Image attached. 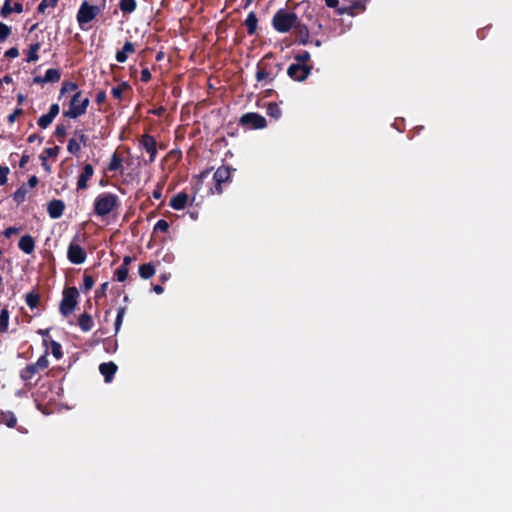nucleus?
<instances>
[{"mask_svg": "<svg viewBox=\"0 0 512 512\" xmlns=\"http://www.w3.org/2000/svg\"><path fill=\"white\" fill-rule=\"evenodd\" d=\"M37 333L43 337V344L46 348H48L49 341L47 338L49 337V329H39Z\"/></svg>", "mask_w": 512, "mask_h": 512, "instance_id": "52", "label": "nucleus"}, {"mask_svg": "<svg viewBox=\"0 0 512 512\" xmlns=\"http://www.w3.org/2000/svg\"><path fill=\"white\" fill-rule=\"evenodd\" d=\"M40 49V43L36 42L31 44L27 54V62H36L39 59L38 50Z\"/></svg>", "mask_w": 512, "mask_h": 512, "instance_id": "30", "label": "nucleus"}, {"mask_svg": "<svg viewBox=\"0 0 512 512\" xmlns=\"http://www.w3.org/2000/svg\"><path fill=\"white\" fill-rule=\"evenodd\" d=\"M29 155L23 154L20 161H19V167L25 168L27 163L29 162Z\"/></svg>", "mask_w": 512, "mask_h": 512, "instance_id": "59", "label": "nucleus"}, {"mask_svg": "<svg viewBox=\"0 0 512 512\" xmlns=\"http://www.w3.org/2000/svg\"><path fill=\"white\" fill-rule=\"evenodd\" d=\"M0 423L9 428H14L17 424V418L12 411L0 410Z\"/></svg>", "mask_w": 512, "mask_h": 512, "instance_id": "21", "label": "nucleus"}, {"mask_svg": "<svg viewBox=\"0 0 512 512\" xmlns=\"http://www.w3.org/2000/svg\"><path fill=\"white\" fill-rule=\"evenodd\" d=\"M310 53L308 51H302L294 56V59L299 64H307L310 61Z\"/></svg>", "mask_w": 512, "mask_h": 512, "instance_id": "41", "label": "nucleus"}, {"mask_svg": "<svg viewBox=\"0 0 512 512\" xmlns=\"http://www.w3.org/2000/svg\"><path fill=\"white\" fill-rule=\"evenodd\" d=\"M59 151H60V148L58 146H54V147H51V148H46L44 150V153L48 157H56L58 155Z\"/></svg>", "mask_w": 512, "mask_h": 512, "instance_id": "51", "label": "nucleus"}, {"mask_svg": "<svg viewBox=\"0 0 512 512\" xmlns=\"http://www.w3.org/2000/svg\"><path fill=\"white\" fill-rule=\"evenodd\" d=\"M106 92L105 91H99L97 94H96V98H95V102L98 104V105H101L103 104L105 101H106Z\"/></svg>", "mask_w": 512, "mask_h": 512, "instance_id": "54", "label": "nucleus"}, {"mask_svg": "<svg viewBox=\"0 0 512 512\" xmlns=\"http://www.w3.org/2000/svg\"><path fill=\"white\" fill-rule=\"evenodd\" d=\"M117 365L114 362H104L99 366V371L103 375L105 382H111L117 372Z\"/></svg>", "mask_w": 512, "mask_h": 512, "instance_id": "15", "label": "nucleus"}, {"mask_svg": "<svg viewBox=\"0 0 512 512\" xmlns=\"http://www.w3.org/2000/svg\"><path fill=\"white\" fill-rule=\"evenodd\" d=\"M126 313V307H119L117 310V316L115 319V333H118L123 322L124 315Z\"/></svg>", "mask_w": 512, "mask_h": 512, "instance_id": "36", "label": "nucleus"}, {"mask_svg": "<svg viewBox=\"0 0 512 512\" xmlns=\"http://www.w3.org/2000/svg\"><path fill=\"white\" fill-rule=\"evenodd\" d=\"M48 350H45V353L38 358V360L34 363L39 370H44L48 368L49 361H48Z\"/></svg>", "mask_w": 512, "mask_h": 512, "instance_id": "38", "label": "nucleus"}, {"mask_svg": "<svg viewBox=\"0 0 512 512\" xmlns=\"http://www.w3.org/2000/svg\"><path fill=\"white\" fill-rule=\"evenodd\" d=\"M213 168H207L203 170L198 176H197V186L202 183V181L209 176Z\"/></svg>", "mask_w": 512, "mask_h": 512, "instance_id": "49", "label": "nucleus"}, {"mask_svg": "<svg viewBox=\"0 0 512 512\" xmlns=\"http://www.w3.org/2000/svg\"><path fill=\"white\" fill-rule=\"evenodd\" d=\"M78 85L75 82L64 81L60 90V96L69 91H78Z\"/></svg>", "mask_w": 512, "mask_h": 512, "instance_id": "39", "label": "nucleus"}, {"mask_svg": "<svg viewBox=\"0 0 512 512\" xmlns=\"http://www.w3.org/2000/svg\"><path fill=\"white\" fill-rule=\"evenodd\" d=\"M138 272L142 279L147 280L155 275L156 270L152 263H145L139 266Z\"/></svg>", "mask_w": 512, "mask_h": 512, "instance_id": "23", "label": "nucleus"}, {"mask_svg": "<svg viewBox=\"0 0 512 512\" xmlns=\"http://www.w3.org/2000/svg\"><path fill=\"white\" fill-rule=\"evenodd\" d=\"M65 210V204L60 199H53L48 203L47 212L52 219L60 218Z\"/></svg>", "mask_w": 512, "mask_h": 512, "instance_id": "13", "label": "nucleus"}, {"mask_svg": "<svg viewBox=\"0 0 512 512\" xmlns=\"http://www.w3.org/2000/svg\"><path fill=\"white\" fill-rule=\"evenodd\" d=\"M94 168L91 164H85L83 170L78 177L77 188L83 190L87 188L88 180L93 176Z\"/></svg>", "mask_w": 512, "mask_h": 512, "instance_id": "14", "label": "nucleus"}, {"mask_svg": "<svg viewBox=\"0 0 512 512\" xmlns=\"http://www.w3.org/2000/svg\"><path fill=\"white\" fill-rule=\"evenodd\" d=\"M244 25L247 29V33L248 35L252 36L256 33L257 31V26H258V18L255 14V12L251 11L246 19L244 20Z\"/></svg>", "mask_w": 512, "mask_h": 512, "instance_id": "19", "label": "nucleus"}, {"mask_svg": "<svg viewBox=\"0 0 512 512\" xmlns=\"http://www.w3.org/2000/svg\"><path fill=\"white\" fill-rule=\"evenodd\" d=\"M89 104V98L83 97L81 91H76L69 102V109L63 112V116L76 119L86 113Z\"/></svg>", "mask_w": 512, "mask_h": 512, "instance_id": "4", "label": "nucleus"}, {"mask_svg": "<svg viewBox=\"0 0 512 512\" xmlns=\"http://www.w3.org/2000/svg\"><path fill=\"white\" fill-rule=\"evenodd\" d=\"M40 370L37 368V366L34 363L26 365L23 369L20 371V378L25 383L29 382Z\"/></svg>", "mask_w": 512, "mask_h": 512, "instance_id": "20", "label": "nucleus"}, {"mask_svg": "<svg viewBox=\"0 0 512 512\" xmlns=\"http://www.w3.org/2000/svg\"><path fill=\"white\" fill-rule=\"evenodd\" d=\"M168 229H169V223L164 219H160L155 224L153 230H154V232H157V231L167 232Z\"/></svg>", "mask_w": 512, "mask_h": 512, "instance_id": "44", "label": "nucleus"}, {"mask_svg": "<svg viewBox=\"0 0 512 512\" xmlns=\"http://www.w3.org/2000/svg\"><path fill=\"white\" fill-rule=\"evenodd\" d=\"M53 120L54 119L50 115L44 114L39 117L37 124L40 128L46 129L53 122Z\"/></svg>", "mask_w": 512, "mask_h": 512, "instance_id": "40", "label": "nucleus"}, {"mask_svg": "<svg viewBox=\"0 0 512 512\" xmlns=\"http://www.w3.org/2000/svg\"><path fill=\"white\" fill-rule=\"evenodd\" d=\"M274 58V54L269 52L257 63L255 78L257 82L272 83L278 74L282 71L281 63H273L269 60Z\"/></svg>", "mask_w": 512, "mask_h": 512, "instance_id": "1", "label": "nucleus"}, {"mask_svg": "<svg viewBox=\"0 0 512 512\" xmlns=\"http://www.w3.org/2000/svg\"><path fill=\"white\" fill-rule=\"evenodd\" d=\"M131 86L128 82L124 81L120 83L118 86L113 87L111 90V94L115 99L121 100L123 97V93L126 90H130Z\"/></svg>", "mask_w": 512, "mask_h": 512, "instance_id": "26", "label": "nucleus"}, {"mask_svg": "<svg viewBox=\"0 0 512 512\" xmlns=\"http://www.w3.org/2000/svg\"><path fill=\"white\" fill-rule=\"evenodd\" d=\"M10 170L7 166H1L0 165V186L4 185L7 182V175L9 174Z\"/></svg>", "mask_w": 512, "mask_h": 512, "instance_id": "46", "label": "nucleus"}, {"mask_svg": "<svg viewBox=\"0 0 512 512\" xmlns=\"http://www.w3.org/2000/svg\"><path fill=\"white\" fill-rule=\"evenodd\" d=\"M165 111H166L165 108L163 106H160V107H157V108L151 110L150 113H152L156 116H161L164 114Z\"/></svg>", "mask_w": 512, "mask_h": 512, "instance_id": "60", "label": "nucleus"}, {"mask_svg": "<svg viewBox=\"0 0 512 512\" xmlns=\"http://www.w3.org/2000/svg\"><path fill=\"white\" fill-rule=\"evenodd\" d=\"M151 78H152V75H151L150 70L148 68H143L141 71V76H140L141 81L144 83H147L151 80Z\"/></svg>", "mask_w": 512, "mask_h": 512, "instance_id": "48", "label": "nucleus"}, {"mask_svg": "<svg viewBox=\"0 0 512 512\" xmlns=\"http://www.w3.org/2000/svg\"><path fill=\"white\" fill-rule=\"evenodd\" d=\"M133 260H134V258H133V257H131V256H125V257L123 258V262H122V264H121V265H122V266H125V267H127V268H128V266L132 263V261H133Z\"/></svg>", "mask_w": 512, "mask_h": 512, "instance_id": "64", "label": "nucleus"}, {"mask_svg": "<svg viewBox=\"0 0 512 512\" xmlns=\"http://www.w3.org/2000/svg\"><path fill=\"white\" fill-rule=\"evenodd\" d=\"M298 20L295 12L279 9L274 14L271 24L277 32L287 33L295 26Z\"/></svg>", "mask_w": 512, "mask_h": 512, "instance_id": "2", "label": "nucleus"}, {"mask_svg": "<svg viewBox=\"0 0 512 512\" xmlns=\"http://www.w3.org/2000/svg\"><path fill=\"white\" fill-rule=\"evenodd\" d=\"M79 292L76 287H67L63 290L62 300L59 305L60 313L67 317L75 309L78 303Z\"/></svg>", "mask_w": 512, "mask_h": 512, "instance_id": "5", "label": "nucleus"}, {"mask_svg": "<svg viewBox=\"0 0 512 512\" xmlns=\"http://www.w3.org/2000/svg\"><path fill=\"white\" fill-rule=\"evenodd\" d=\"M100 9L96 5H90L87 1H84L77 12V21L82 30L85 29L84 25L91 22L99 14Z\"/></svg>", "mask_w": 512, "mask_h": 512, "instance_id": "7", "label": "nucleus"}, {"mask_svg": "<svg viewBox=\"0 0 512 512\" xmlns=\"http://www.w3.org/2000/svg\"><path fill=\"white\" fill-rule=\"evenodd\" d=\"M128 273H129V269L125 266L120 265L115 270V277H116L117 281L124 282L128 277Z\"/></svg>", "mask_w": 512, "mask_h": 512, "instance_id": "35", "label": "nucleus"}, {"mask_svg": "<svg viewBox=\"0 0 512 512\" xmlns=\"http://www.w3.org/2000/svg\"><path fill=\"white\" fill-rule=\"evenodd\" d=\"M49 6H50V4H49V0H42V1L40 2V4L38 5L37 11H38L39 13H44V12H45V10H46V8H47V7H49Z\"/></svg>", "mask_w": 512, "mask_h": 512, "instance_id": "57", "label": "nucleus"}, {"mask_svg": "<svg viewBox=\"0 0 512 512\" xmlns=\"http://www.w3.org/2000/svg\"><path fill=\"white\" fill-rule=\"evenodd\" d=\"M25 302L30 309H34V308L38 307V305L40 304L39 293L36 292L35 290L28 292L25 295Z\"/></svg>", "mask_w": 512, "mask_h": 512, "instance_id": "24", "label": "nucleus"}, {"mask_svg": "<svg viewBox=\"0 0 512 512\" xmlns=\"http://www.w3.org/2000/svg\"><path fill=\"white\" fill-rule=\"evenodd\" d=\"M18 232H19V228H16V227H12V226H11V227H8V228H6V229H5V231H4V235H5L7 238H9V237H11L12 235L17 234Z\"/></svg>", "mask_w": 512, "mask_h": 512, "instance_id": "56", "label": "nucleus"}, {"mask_svg": "<svg viewBox=\"0 0 512 512\" xmlns=\"http://www.w3.org/2000/svg\"><path fill=\"white\" fill-rule=\"evenodd\" d=\"M23 113V110L21 108H17L14 110L13 113H11L8 117H7V120L10 124L14 123L16 118L18 116H20L21 114Z\"/></svg>", "mask_w": 512, "mask_h": 512, "instance_id": "50", "label": "nucleus"}, {"mask_svg": "<svg viewBox=\"0 0 512 512\" xmlns=\"http://www.w3.org/2000/svg\"><path fill=\"white\" fill-rule=\"evenodd\" d=\"M67 150L72 155L77 156L81 151V145L76 138H71L68 141Z\"/></svg>", "mask_w": 512, "mask_h": 512, "instance_id": "33", "label": "nucleus"}, {"mask_svg": "<svg viewBox=\"0 0 512 512\" xmlns=\"http://www.w3.org/2000/svg\"><path fill=\"white\" fill-rule=\"evenodd\" d=\"M119 206V198L113 193H101L94 201V212L98 216H106Z\"/></svg>", "mask_w": 512, "mask_h": 512, "instance_id": "3", "label": "nucleus"}, {"mask_svg": "<svg viewBox=\"0 0 512 512\" xmlns=\"http://www.w3.org/2000/svg\"><path fill=\"white\" fill-rule=\"evenodd\" d=\"M12 13L11 0H5L0 9V16L3 18L8 17Z\"/></svg>", "mask_w": 512, "mask_h": 512, "instance_id": "42", "label": "nucleus"}, {"mask_svg": "<svg viewBox=\"0 0 512 512\" xmlns=\"http://www.w3.org/2000/svg\"><path fill=\"white\" fill-rule=\"evenodd\" d=\"M26 194H27V189L25 188L24 185L20 186L13 194V200L17 203V204H20L22 202H24L25 198H26Z\"/></svg>", "mask_w": 512, "mask_h": 512, "instance_id": "34", "label": "nucleus"}, {"mask_svg": "<svg viewBox=\"0 0 512 512\" xmlns=\"http://www.w3.org/2000/svg\"><path fill=\"white\" fill-rule=\"evenodd\" d=\"M11 34V28L3 22H0V41L6 40Z\"/></svg>", "mask_w": 512, "mask_h": 512, "instance_id": "43", "label": "nucleus"}, {"mask_svg": "<svg viewBox=\"0 0 512 512\" xmlns=\"http://www.w3.org/2000/svg\"><path fill=\"white\" fill-rule=\"evenodd\" d=\"M108 285H109L108 282L101 284L100 288L96 291V297L104 295L108 288Z\"/></svg>", "mask_w": 512, "mask_h": 512, "instance_id": "58", "label": "nucleus"}, {"mask_svg": "<svg viewBox=\"0 0 512 512\" xmlns=\"http://www.w3.org/2000/svg\"><path fill=\"white\" fill-rule=\"evenodd\" d=\"M18 247L25 254H32L35 250V240L31 235H24L20 238Z\"/></svg>", "mask_w": 512, "mask_h": 512, "instance_id": "18", "label": "nucleus"}, {"mask_svg": "<svg viewBox=\"0 0 512 512\" xmlns=\"http://www.w3.org/2000/svg\"><path fill=\"white\" fill-rule=\"evenodd\" d=\"M136 51L135 44L131 41H126L121 50L116 52L115 58L117 62L124 63L128 59L129 54H133Z\"/></svg>", "mask_w": 512, "mask_h": 512, "instance_id": "16", "label": "nucleus"}, {"mask_svg": "<svg viewBox=\"0 0 512 512\" xmlns=\"http://www.w3.org/2000/svg\"><path fill=\"white\" fill-rule=\"evenodd\" d=\"M94 285V279L91 275L84 274L83 285L81 286L82 292L86 293L92 289Z\"/></svg>", "mask_w": 512, "mask_h": 512, "instance_id": "37", "label": "nucleus"}, {"mask_svg": "<svg viewBox=\"0 0 512 512\" xmlns=\"http://www.w3.org/2000/svg\"><path fill=\"white\" fill-rule=\"evenodd\" d=\"M59 110V105L54 103L50 106L47 114L50 115L53 119H55V117L59 114Z\"/></svg>", "mask_w": 512, "mask_h": 512, "instance_id": "53", "label": "nucleus"}, {"mask_svg": "<svg viewBox=\"0 0 512 512\" xmlns=\"http://www.w3.org/2000/svg\"><path fill=\"white\" fill-rule=\"evenodd\" d=\"M19 55V50L16 47H12L5 52V57L16 58Z\"/></svg>", "mask_w": 512, "mask_h": 512, "instance_id": "55", "label": "nucleus"}, {"mask_svg": "<svg viewBox=\"0 0 512 512\" xmlns=\"http://www.w3.org/2000/svg\"><path fill=\"white\" fill-rule=\"evenodd\" d=\"M162 186H158L154 191H153V198L155 199H160L162 197Z\"/></svg>", "mask_w": 512, "mask_h": 512, "instance_id": "63", "label": "nucleus"}, {"mask_svg": "<svg viewBox=\"0 0 512 512\" xmlns=\"http://www.w3.org/2000/svg\"><path fill=\"white\" fill-rule=\"evenodd\" d=\"M119 7L123 13H132L136 10L137 3L135 0H120Z\"/></svg>", "mask_w": 512, "mask_h": 512, "instance_id": "28", "label": "nucleus"}, {"mask_svg": "<svg viewBox=\"0 0 512 512\" xmlns=\"http://www.w3.org/2000/svg\"><path fill=\"white\" fill-rule=\"evenodd\" d=\"M122 169V158L117 152H114L108 164V170L111 172H115Z\"/></svg>", "mask_w": 512, "mask_h": 512, "instance_id": "25", "label": "nucleus"}, {"mask_svg": "<svg viewBox=\"0 0 512 512\" xmlns=\"http://www.w3.org/2000/svg\"><path fill=\"white\" fill-rule=\"evenodd\" d=\"M78 326L83 332L90 331L94 326L93 318L88 313H83L78 318Z\"/></svg>", "mask_w": 512, "mask_h": 512, "instance_id": "22", "label": "nucleus"}, {"mask_svg": "<svg viewBox=\"0 0 512 512\" xmlns=\"http://www.w3.org/2000/svg\"><path fill=\"white\" fill-rule=\"evenodd\" d=\"M61 78V71L59 69L50 68L46 70L44 74V80H46L47 83H56Z\"/></svg>", "mask_w": 512, "mask_h": 512, "instance_id": "27", "label": "nucleus"}, {"mask_svg": "<svg viewBox=\"0 0 512 512\" xmlns=\"http://www.w3.org/2000/svg\"><path fill=\"white\" fill-rule=\"evenodd\" d=\"M85 250L77 243L72 241L67 249V258L72 264H82L86 260Z\"/></svg>", "mask_w": 512, "mask_h": 512, "instance_id": "11", "label": "nucleus"}, {"mask_svg": "<svg viewBox=\"0 0 512 512\" xmlns=\"http://www.w3.org/2000/svg\"><path fill=\"white\" fill-rule=\"evenodd\" d=\"M139 147L149 154V163H153L157 156V142L154 136L150 134H143L139 138Z\"/></svg>", "mask_w": 512, "mask_h": 512, "instance_id": "10", "label": "nucleus"}, {"mask_svg": "<svg viewBox=\"0 0 512 512\" xmlns=\"http://www.w3.org/2000/svg\"><path fill=\"white\" fill-rule=\"evenodd\" d=\"M54 133L55 136L59 139V141L62 142L67 134L66 127L63 124H58L55 128Z\"/></svg>", "mask_w": 512, "mask_h": 512, "instance_id": "45", "label": "nucleus"}, {"mask_svg": "<svg viewBox=\"0 0 512 512\" xmlns=\"http://www.w3.org/2000/svg\"><path fill=\"white\" fill-rule=\"evenodd\" d=\"M9 325V311L5 307L1 310L0 313V332L5 333L8 330Z\"/></svg>", "mask_w": 512, "mask_h": 512, "instance_id": "31", "label": "nucleus"}, {"mask_svg": "<svg viewBox=\"0 0 512 512\" xmlns=\"http://www.w3.org/2000/svg\"><path fill=\"white\" fill-rule=\"evenodd\" d=\"M235 171L227 165L220 166L213 174L214 187L210 188L211 194H222V185L231 182V172Z\"/></svg>", "mask_w": 512, "mask_h": 512, "instance_id": "6", "label": "nucleus"}, {"mask_svg": "<svg viewBox=\"0 0 512 512\" xmlns=\"http://www.w3.org/2000/svg\"><path fill=\"white\" fill-rule=\"evenodd\" d=\"M312 66L308 64L292 63L288 69V76L294 81H304L311 73Z\"/></svg>", "mask_w": 512, "mask_h": 512, "instance_id": "8", "label": "nucleus"}, {"mask_svg": "<svg viewBox=\"0 0 512 512\" xmlns=\"http://www.w3.org/2000/svg\"><path fill=\"white\" fill-rule=\"evenodd\" d=\"M266 112L268 116L276 120H278L282 115V111L279 105L275 102H271L268 104Z\"/></svg>", "mask_w": 512, "mask_h": 512, "instance_id": "29", "label": "nucleus"}, {"mask_svg": "<svg viewBox=\"0 0 512 512\" xmlns=\"http://www.w3.org/2000/svg\"><path fill=\"white\" fill-rule=\"evenodd\" d=\"M239 123L242 126H249L253 129H264L267 126L265 117L256 112L243 114L239 120Z\"/></svg>", "mask_w": 512, "mask_h": 512, "instance_id": "9", "label": "nucleus"}, {"mask_svg": "<svg viewBox=\"0 0 512 512\" xmlns=\"http://www.w3.org/2000/svg\"><path fill=\"white\" fill-rule=\"evenodd\" d=\"M74 135L77 136V141L80 143V145L82 144L83 146H86L87 145V142H88V136L85 135L82 131L80 130H75L74 132Z\"/></svg>", "mask_w": 512, "mask_h": 512, "instance_id": "47", "label": "nucleus"}, {"mask_svg": "<svg viewBox=\"0 0 512 512\" xmlns=\"http://www.w3.org/2000/svg\"><path fill=\"white\" fill-rule=\"evenodd\" d=\"M12 12L22 13L23 12V5L20 2L14 3V6L12 7Z\"/></svg>", "mask_w": 512, "mask_h": 512, "instance_id": "62", "label": "nucleus"}, {"mask_svg": "<svg viewBox=\"0 0 512 512\" xmlns=\"http://www.w3.org/2000/svg\"><path fill=\"white\" fill-rule=\"evenodd\" d=\"M48 345H50L51 353L56 359L63 357L62 346L59 342L50 339Z\"/></svg>", "mask_w": 512, "mask_h": 512, "instance_id": "32", "label": "nucleus"}, {"mask_svg": "<svg viewBox=\"0 0 512 512\" xmlns=\"http://www.w3.org/2000/svg\"><path fill=\"white\" fill-rule=\"evenodd\" d=\"M188 200L189 196L187 193L179 192L171 198L169 205L175 210H183L186 207Z\"/></svg>", "mask_w": 512, "mask_h": 512, "instance_id": "17", "label": "nucleus"}, {"mask_svg": "<svg viewBox=\"0 0 512 512\" xmlns=\"http://www.w3.org/2000/svg\"><path fill=\"white\" fill-rule=\"evenodd\" d=\"M292 29L294 30V34L297 37L299 44L307 45L309 43L310 32L305 24L298 20Z\"/></svg>", "mask_w": 512, "mask_h": 512, "instance_id": "12", "label": "nucleus"}, {"mask_svg": "<svg viewBox=\"0 0 512 512\" xmlns=\"http://www.w3.org/2000/svg\"><path fill=\"white\" fill-rule=\"evenodd\" d=\"M38 182H39V180H38V178L35 175L31 176L28 179V185L31 188H34L38 184Z\"/></svg>", "mask_w": 512, "mask_h": 512, "instance_id": "61", "label": "nucleus"}]
</instances>
